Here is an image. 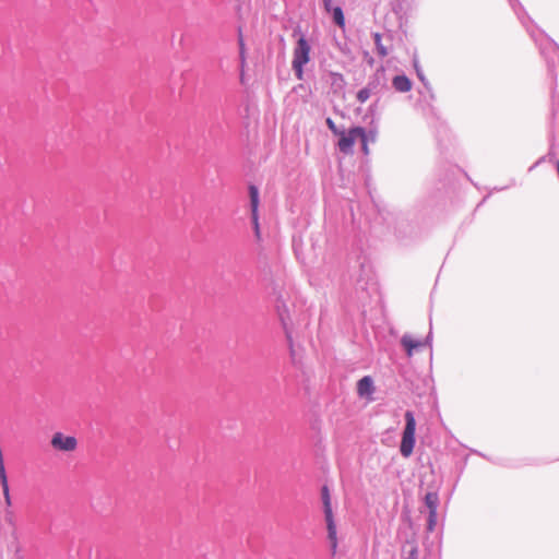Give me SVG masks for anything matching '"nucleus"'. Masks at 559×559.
Here are the masks:
<instances>
[{
	"label": "nucleus",
	"instance_id": "nucleus-1",
	"mask_svg": "<svg viewBox=\"0 0 559 559\" xmlns=\"http://www.w3.org/2000/svg\"><path fill=\"white\" fill-rule=\"evenodd\" d=\"M514 13L518 15L522 25L526 27L532 39L538 46L540 55L544 57L547 66V75L549 79L552 96L559 93V46L547 34L538 28H530L527 23H532L523 5L519 0H508Z\"/></svg>",
	"mask_w": 559,
	"mask_h": 559
},
{
	"label": "nucleus",
	"instance_id": "nucleus-2",
	"mask_svg": "<svg viewBox=\"0 0 559 559\" xmlns=\"http://www.w3.org/2000/svg\"><path fill=\"white\" fill-rule=\"evenodd\" d=\"M377 221L388 233H391L400 241L409 239L414 233V226L408 213L390 204L378 207Z\"/></svg>",
	"mask_w": 559,
	"mask_h": 559
},
{
	"label": "nucleus",
	"instance_id": "nucleus-3",
	"mask_svg": "<svg viewBox=\"0 0 559 559\" xmlns=\"http://www.w3.org/2000/svg\"><path fill=\"white\" fill-rule=\"evenodd\" d=\"M321 503H322V513L326 530V539L329 543L330 551L332 556L336 555L338 538H337V527L335 522V516L332 508V497L330 489L326 485L321 487Z\"/></svg>",
	"mask_w": 559,
	"mask_h": 559
},
{
	"label": "nucleus",
	"instance_id": "nucleus-4",
	"mask_svg": "<svg viewBox=\"0 0 559 559\" xmlns=\"http://www.w3.org/2000/svg\"><path fill=\"white\" fill-rule=\"evenodd\" d=\"M405 426L402 432V440L400 444V453L403 457H409L413 453L416 438V419L412 411H406L404 414Z\"/></svg>",
	"mask_w": 559,
	"mask_h": 559
},
{
	"label": "nucleus",
	"instance_id": "nucleus-5",
	"mask_svg": "<svg viewBox=\"0 0 559 559\" xmlns=\"http://www.w3.org/2000/svg\"><path fill=\"white\" fill-rule=\"evenodd\" d=\"M365 135V128L360 126H354L348 131L343 129L336 136L338 138L337 147L344 153L348 154L353 151V146L358 138Z\"/></svg>",
	"mask_w": 559,
	"mask_h": 559
},
{
	"label": "nucleus",
	"instance_id": "nucleus-6",
	"mask_svg": "<svg viewBox=\"0 0 559 559\" xmlns=\"http://www.w3.org/2000/svg\"><path fill=\"white\" fill-rule=\"evenodd\" d=\"M248 193H249V201H250L251 224H252L254 236H255L257 240H260L261 239V229H260V223H259V204H260L259 189L254 185H249Z\"/></svg>",
	"mask_w": 559,
	"mask_h": 559
},
{
	"label": "nucleus",
	"instance_id": "nucleus-7",
	"mask_svg": "<svg viewBox=\"0 0 559 559\" xmlns=\"http://www.w3.org/2000/svg\"><path fill=\"white\" fill-rule=\"evenodd\" d=\"M310 61V45L306 37L301 35L295 45L293 61L296 64H307Z\"/></svg>",
	"mask_w": 559,
	"mask_h": 559
},
{
	"label": "nucleus",
	"instance_id": "nucleus-8",
	"mask_svg": "<svg viewBox=\"0 0 559 559\" xmlns=\"http://www.w3.org/2000/svg\"><path fill=\"white\" fill-rule=\"evenodd\" d=\"M366 87L372 93V95H378L383 90H388L385 70L383 67L378 68L374 74L369 78Z\"/></svg>",
	"mask_w": 559,
	"mask_h": 559
},
{
	"label": "nucleus",
	"instance_id": "nucleus-9",
	"mask_svg": "<svg viewBox=\"0 0 559 559\" xmlns=\"http://www.w3.org/2000/svg\"><path fill=\"white\" fill-rule=\"evenodd\" d=\"M76 439L72 436H64L62 432H55L51 438L53 449L70 452L76 448Z\"/></svg>",
	"mask_w": 559,
	"mask_h": 559
},
{
	"label": "nucleus",
	"instance_id": "nucleus-10",
	"mask_svg": "<svg viewBox=\"0 0 559 559\" xmlns=\"http://www.w3.org/2000/svg\"><path fill=\"white\" fill-rule=\"evenodd\" d=\"M357 262L358 271H355L350 276L355 280L357 286L365 288V285H367L371 274V267L365 259H359Z\"/></svg>",
	"mask_w": 559,
	"mask_h": 559
},
{
	"label": "nucleus",
	"instance_id": "nucleus-11",
	"mask_svg": "<svg viewBox=\"0 0 559 559\" xmlns=\"http://www.w3.org/2000/svg\"><path fill=\"white\" fill-rule=\"evenodd\" d=\"M374 392L373 380L370 376H365L357 382V393L360 397H368Z\"/></svg>",
	"mask_w": 559,
	"mask_h": 559
},
{
	"label": "nucleus",
	"instance_id": "nucleus-12",
	"mask_svg": "<svg viewBox=\"0 0 559 559\" xmlns=\"http://www.w3.org/2000/svg\"><path fill=\"white\" fill-rule=\"evenodd\" d=\"M400 342L407 357H412L414 350L423 347V343L419 340H414L409 334H404Z\"/></svg>",
	"mask_w": 559,
	"mask_h": 559
},
{
	"label": "nucleus",
	"instance_id": "nucleus-13",
	"mask_svg": "<svg viewBox=\"0 0 559 559\" xmlns=\"http://www.w3.org/2000/svg\"><path fill=\"white\" fill-rule=\"evenodd\" d=\"M412 81L405 74H397L392 79V86L396 92L406 93L412 88Z\"/></svg>",
	"mask_w": 559,
	"mask_h": 559
},
{
	"label": "nucleus",
	"instance_id": "nucleus-14",
	"mask_svg": "<svg viewBox=\"0 0 559 559\" xmlns=\"http://www.w3.org/2000/svg\"><path fill=\"white\" fill-rule=\"evenodd\" d=\"M424 503L428 509V512H438L440 503L439 495L437 491H428L424 497Z\"/></svg>",
	"mask_w": 559,
	"mask_h": 559
},
{
	"label": "nucleus",
	"instance_id": "nucleus-15",
	"mask_svg": "<svg viewBox=\"0 0 559 559\" xmlns=\"http://www.w3.org/2000/svg\"><path fill=\"white\" fill-rule=\"evenodd\" d=\"M329 13L331 14L332 21L334 22L335 25H337L341 28L345 27V17L343 10L340 5H335L333 10H331V12Z\"/></svg>",
	"mask_w": 559,
	"mask_h": 559
},
{
	"label": "nucleus",
	"instance_id": "nucleus-16",
	"mask_svg": "<svg viewBox=\"0 0 559 559\" xmlns=\"http://www.w3.org/2000/svg\"><path fill=\"white\" fill-rule=\"evenodd\" d=\"M238 48H239V63L241 70H243L246 66V44L242 36L241 28L238 29Z\"/></svg>",
	"mask_w": 559,
	"mask_h": 559
},
{
	"label": "nucleus",
	"instance_id": "nucleus-17",
	"mask_svg": "<svg viewBox=\"0 0 559 559\" xmlns=\"http://www.w3.org/2000/svg\"><path fill=\"white\" fill-rule=\"evenodd\" d=\"M373 41H374V46H376L378 55L380 57L388 56L389 51H388L386 47L383 46L382 38H381V35L379 33H374L373 34Z\"/></svg>",
	"mask_w": 559,
	"mask_h": 559
},
{
	"label": "nucleus",
	"instance_id": "nucleus-18",
	"mask_svg": "<svg viewBox=\"0 0 559 559\" xmlns=\"http://www.w3.org/2000/svg\"><path fill=\"white\" fill-rule=\"evenodd\" d=\"M275 308L278 313L280 320L282 321L284 328H286L285 313H287V307L281 297L276 298Z\"/></svg>",
	"mask_w": 559,
	"mask_h": 559
},
{
	"label": "nucleus",
	"instance_id": "nucleus-19",
	"mask_svg": "<svg viewBox=\"0 0 559 559\" xmlns=\"http://www.w3.org/2000/svg\"><path fill=\"white\" fill-rule=\"evenodd\" d=\"M358 140L361 142V148H362L364 154L367 155L369 153L368 142L376 141V133H373V132L367 133V131L365 130V135L362 138H358Z\"/></svg>",
	"mask_w": 559,
	"mask_h": 559
},
{
	"label": "nucleus",
	"instance_id": "nucleus-20",
	"mask_svg": "<svg viewBox=\"0 0 559 559\" xmlns=\"http://www.w3.org/2000/svg\"><path fill=\"white\" fill-rule=\"evenodd\" d=\"M331 85L336 88H343L345 85V79L342 73L332 72L331 73Z\"/></svg>",
	"mask_w": 559,
	"mask_h": 559
},
{
	"label": "nucleus",
	"instance_id": "nucleus-21",
	"mask_svg": "<svg viewBox=\"0 0 559 559\" xmlns=\"http://www.w3.org/2000/svg\"><path fill=\"white\" fill-rule=\"evenodd\" d=\"M438 512H428L426 530L432 533L437 525Z\"/></svg>",
	"mask_w": 559,
	"mask_h": 559
},
{
	"label": "nucleus",
	"instance_id": "nucleus-22",
	"mask_svg": "<svg viewBox=\"0 0 559 559\" xmlns=\"http://www.w3.org/2000/svg\"><path fill=\"white\" fill-rule=\"evenodd\" d=\"M372 93L365 86L357 92V100L361 104L366 103Z\"/></svg>",
	"mask_w": 559,
	"mask_h": 559
},
{
	"label": "nucleus",
	"instance_id": "nucleus-23",
	"mask_svg": "<svg viewBox=\"0 0 559 559\" xmlns=\"http://www.w3.org/2000/svg\"><path fill=\"white\" fill-rule=\"evenodd\" d=\"M325 124L329 130L336 136L343 129L338 128L332 118L328 117L325 119Z\"/></svg>",
	"mask_w": 559,
	"mask_h": 559
},
{
	"label": "nucleus",
	"instance_id": "nucleus-24",
	"mask_svg": "<svg viewBox=\"0 0 559 559\" xmlns=\"http://www.w3.org/2000/svg\"><path fill=\"white\" fill-rule=\"evenodd\" d=\"M304 67H305V64L292 63V69L294 71L297 80H300V81L304 80Z\"/></svg>",
	"mask_w": 559,
	"mask_h": 559
},
{
	"label": "nucleus",
	"instance_id": "nucleus-25",
	"mask_svg": "<svg viewBox=\"0 0 559 559\" xmlns=\"http://www.w3.org/2000/svg\"><path fill=\"white\" fill-rule=\"evenodd\" d=\"M420 343H423V347L424 346L430 347V358H432V332H431V330L429 331V333L425 337V340L420 341Z\"/></svg>",
	"mask_w": 559,
	"mask_h": 559
},
{
	"label": "nucleus",
	"instance_id": "nucleus-26",
	"mask_svg": "<svg viewBox=\"0 0 559 559\" xmlns=\"http://www.w3.org/2000/svg\"><path fill=\"white\" fill-rule=\"evenodd\" d=\"M403 559H418V548L413 546Z\"/></svg>",
	"mask_w": 559,
	"mask_h": 559
},
{
	"label": "nucleus",
	"instance_id": "nucleus-27",
	"mask_svg": "<svg viewBox=\"0 0 559 559\" xmlns=\"http://www.w3.org/2000/svg\"><path fill=\"white\" fill-rule=\"evenodd\" d=\"M2 488H3V496H4L5 503L8 507H10L11 506V497H10L9 485H5Z\"/></svg>",
	"mask_w": 559,
	"mask_h": 559
},
{
	"label": "nucleus",
	"instance_id": "nucleus-28",
	"mask_svg": "<svg viewBox=\"0 0 559 559\" xmlns=\"http://www.w3.org/2000/svg\"><path fill=\"white\" fill-rule=\"evenodd\" d=\"M324 10L329 13L331 10H333L332 0H322Z\"/></svg>",
	"mask_w": 559,
	"mask_h": 559
},
{
	"label": "nucleus",
	"instance_id": "nucleus-29",
	"mask_svg": "<svg viewBox=\"0 0 559 559\" xmlns=\"http://www.w3.org/2000/svg\"><path fill=\"white\" fill-rule=\"evenodd\" d=\"M335 45L336 47L338 48V50L343 53H347V45L346 44H342L340 43L338 40L335 39Z\"/></svg>",
	"mask_w": 559,
	"mask_h": 559
},
{
	"label": "nucleus",
	"instance_id": "nucleus-30",
	"mask_svg": "<svg viewBox=\"0 0 559 559\" xmlns=\"http://www.w3.org/2000/svg\"><path fill=\"white\" fill-rule=\"evenodd\" d=\"M0 484H2V487L8 485L7 476L4 474V469L0 468Z\"/></svg>",
	"mask_w": 559,
	"mask_h": 559
},
{
	"label": "nucleus",
	"instance_id": "nucleus-31",
	"mask_svg": "<svg viewBox=\"0 0 559 559\" xmlns=\"http://www.w3.org/2000/svg\"><path fill=\"white\" fill-rule=\"evenodd\" d=\"M4 518H5V521L9 522V523H12V518H13V514L11 511H5V514H4Z\"/></svg>",
	"mask_w": 559,
	"mask_h": 559
},
{
	"label": "nucleus",
	"instance_id": "nucleus-32",
	"mask_svg": "<svg viewBox=\"0 0 559 559\" xmlns=\"http://www.w3.org/2000/svg\"><path fill=\"white\" fill-rule=\"evenodd\" d=\"M543 159L537 160L533 166L530 167V171L534 169Z\"/></svg>",
	"mask_w": 559,
	"mask_h": 559
},
{
	"label": "nucleus",
	"instance_id": "nucleus-33",
	"mask_svg": "<svg viewBox=\"0 0 559 559\" xmlns=\"http://www.w3.org/2000/svg\"><path fill=\"white\" fill-rule=\"evenodd\" d=\"M378 102H379V99H377V100H376V102L370 106V108L372 109L373 107H376V106L378 105Z\"/></svg>",
	"mask_w": 559,
	"mask_h": 559
},
{
	"label": "nucleus",
	"instance_id": "nucleus-34",
	"mask_svg": "<svg viewBox=\"0 0 559 559\" xmlns=\"http://www.w3.org/2000/svg\"><path fill=\"white\" fill-rule=\"evenodd\" d=\"M504 189H506V187H503V188H499V189H498V188H496V190H497V191H503Z\"/></svg>",
	"mask_w": 559,
	"mask_h": 559
},
{
	"label": "nucleus",
	"instance_id": "nucleus-35",
	"mask_svg": "<svg viewBox=\"0 0 559 559\" xmlns=\"http://www.w3.org/2000/svg\"><path fill=\"white\" fill-rule=\"evenodd\" d=\"M510 186H515V180H514V179H513V180H511Z\"/></svg>",
	"mask_w": 559,
	"mask_h": 559
},
{
	"label": "nucleus",
	"instance_id": "nucleus-36",
	"mask_svg": "<svg viewBox=\"0 0 559 559\" xmlns=\"http://www.w3.org/2000/svg\"><path fill=\"white\" fill-rule=\"evenodd\" d=\"M372 62H373V59H372V58H370V59H369V61H368V63H369V64H372Z\"/></svg>",
	"mask_w": 559,
	"mask_h": 559
}]
</instances>
